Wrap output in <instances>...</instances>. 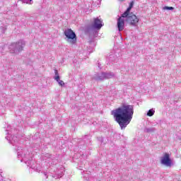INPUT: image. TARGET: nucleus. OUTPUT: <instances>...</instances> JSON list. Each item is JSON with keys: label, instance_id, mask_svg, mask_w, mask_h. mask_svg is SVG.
Returning <instances> with one entry per match:
<instances>
[{"label": "nucleus", "instance_id": "nucleus-9", "mask_svg": "<svg viewBox=\"0 0 181 181\" xmlns=\"http://www.w3.org/2000/svg\"><path fill=\"white\" fill-rule=\"evenodd\" d=\"M125 17H122V14L121 17L117 18V29L119 32H122V30L125 28Z\"/></svg>", "mask_w": 181, "mask_h": 181}, {"label": "nucleus", "instance_id": "nucleus-3", "mask_svg": "<svg viewBox=\"0 0 181 181\" xmlns=\"http://www.w3.org/2000/svg\"><path fill=\"white\" fill-rule=\"evenodd\" d=\"M25 45L26 43L24 40H20L18 42H13L9 46V50L11 53H16V54H18V53H20V52L23 50Z\"/></svg>", "mask_w": 181, "mask_h": 181}, {"label": "nucleus", "instance_id": "nucleus-11", "mask_svg": "<svg viewBox=\"0 0 181 181\" xmlns=\"http://www.w3.org/2000/svg\"><path fill=\"white\" fill-rule=\"evenodd\" d=\"M55 76L54 77V79L58 82V84L61 86V87H63L64 86V82L62 80H60V76H59V72L57 70L54 71Z\"/></svg>", "mask_w": 181, "mask_h": 181}, {"label": "nucleus", "instance_id": "nucleus-2", "mask_svg": "<svg viewBox=\"0 0 181 181\" xmlns=\"http://www.w3.org/2000/svg\"><path fill=\"white\" fill-rule=\"evenodd\" d=\"M111 114L117 122L121 129L127 128V126L132 120L134 115V106L123 104L121 107L111 111Z\"/></svg>", "mask_w": 181, "mask_h": 181}, {"label": "nucleus", "instance_id": "nucleus-4", "mask_svg": "<svg viewBox=\"0 0 181 181\" xmlns=\"http://www.w3.org/2000/svg\"><path fill=\"white\" fill-rule=\"evenodd\" d=\"M113 77H115V74L113 72H102L94 76L95 80H97L98 81L108 80V78H112Z\"/></svg>", "mask_w": 181, "mask_h": 181}, {"label": "nucleus", "instance_id": "nucleus-21", "mask_svg": "<svg viewBox=\"0 0 181 181\" xmlns=\"http://www.w3.org/2000/svg\"><path fill=\"white\" fill-rule=\"evenodd\" d=\"M114 57V55H110L109 59H112Z\"/></svg>", "mask_w": 181, "mask_h": 181}, {"label": "nucleus", "instance_id": "nucleus-8", "mask_svg": "<svg viewBox=\"0 0 181 181\" xmlns=\"http://www.w3.org/2000/svg\"><path fill=\"white\" fill-rule=\"evenodd\" d=\"M161 165H164V166H168L170 168L172 166V160L170 159V154L168 153H165L163 156L160 159Z\"/></svg>", "mask_w": 181, "mask_h": 181}, {"label": "nucleus", "instance_id": "nucleus-18", "mask_svg": "<svg viewBox=\"0 0 181 181\" xmlns=\"http://www.w3.org/2000/svg\"><path fill=\"white\" fill-rule=\"evenodd\" d=\"M83 177L86 179V180H90V177L87 175H85Z\"/></svg>", "mask_w": 181, "mask_h": 181}, {"label": "nucleus", "instance_id": "nucleus-14", "mask_svg": "<svg viewBox=\"0 0 181 181\" xmlns=\"http://www.w3.org/2000/svg\"><path fill=\"white\" fill-rule=\"evenodd\" d=\"M155 115V110L150 109L147 112L148 117H153Z\"/></svg>", "mask_w": 181, "mask_h": 181}, {"label": "nucleus", "instance_id": "nucleus-1", "mask_svg": "<svg viewBox=\"0 0 181 181\" xmlns=\"http://www.w3.org/2000/svg\"><path fill=\"white\" fill-rule=\"evenodd\" d=\"M7 136L6 139L8 141L9 144H11L14 147L15 151L17 152L18 158L20 159L21 162H24L27 166L30 169L36 170V165H35V161L33 160V154L29 153L28 148H23L21 144L18 143L19 139L18 136L12 134V130L9 127L6 129Z\"/></svg>", "mask_w": 181, "mask_h": 181}, {"label": "nucleus", "instance_id": "nucleus-20", "mask_svg": "<svg viewBox=\"0 0 181 181\" xmlns=\"http://www.w3.org/2000/svg\"><path fill=\"white\" fill-rule=\"evenodd\" d=\"M44 175L45 176L46 179H47V173H44Z\"/></svg>", "mask_w": 181, "mask_h": 181}, {"label": "nucleus", "instance_id": "nucleus-10", "mask_svg": "<svg viewBox=\"0 0 181 181\" xmlns=\"http://www.w3.org/2000/svg\"><path fill=\"white\" fill-rule=\"evenodd\" d=\"M103 26H104V24H103V21H101V19L98 18H94V22L92 24V28L93 29H97L98 30H100V29H101Z\"/></svg>", "mask_w": 181, "mask_h": 181}, {"label": "nucleus", "instance_id": "nucleus-6", "mask_svg": "<svg viewBox=\"0 0 181 181\" xmlns=\"http://www.w3.org/2000/svg\"><path fill=\"white\" fill-rule=\"evenodd\" d=\"M124 18L126 22L131 25V26H136L138 22H139V18L135 14L127 13V16Z\"/></svg>", "mask_w": 181, "mask_h": 181}, {"label": "nucleus", "instance_id": "nucleus-7", "mask_svg": "<svg viewBox=\"0 0 181 181\" xmlns=\"http://www.w3.org/2000/svg\"><path fill=\"white\" fill-rule=\"evenodd\" d=\"M54 174L52 175L54 179H60L64 175V167L63 165H58L53 167Z\"/></svg>", "mask_w": 181, "mask_h": 181}, {"label": "nucleus", "instance_id": "nucleus-19", "mask_svg": "<svg viewBox=\"0 0 181 181\" xmlns=\"http://www.w3.org/2000/svg\"><path fill=\"white\" fill-rule=\"evenodd\" d=\"M6 30V27L3 28L2 33H4Z\"/></svg>", "mask_w": 181, "mask_h": 181}, {"label": "nucleus", "instance_id": "nucleus-17", "mask_svg": "<svg viewBox=\"0 0 181 181\" xmlns=\"http://www.w3.org/2000/svg\"><path fill=\"white\" fill-rule=\"evenodd\" d=\"M163 9H164V11H173L174 8L172 6L169 7V6H165L163 7Z\"/></svg>", "mask_w": 181, "mask_h": 181}, {"label": "nucleus", "instance_id": "nucleus-5", "mask_svg": "<svg viewBox=\"0 0 181 181\" xmlns=\"http://www.w3.org/2000/svg\"><path fill=\"white\" fill-rule=\"evenodd\" d=\"M64 35L67 37V42L71 43V45H76L77 37L76 33L72 31L71 29L68 28L65 30Z\"/></svg>", "mask_w": 181, "mask_h": 181}, {"label": "nucleus", "instance_id": "nucleus-12", "mask_svg": "<svg viewBox=\"0 0 181 181\" xmlns=\"http://www.w3.org/2000/svg\"><path fill=\"white\" fill-rule=\"evenodd\" d=\"M134 6V1L130 2L129 7L127 8V11H124V13H122V18L125 16H128V13L131 12V9H132V7Z\"/></svg>", "mask_w": 181, "mask_h": 181}, {"label": "nucleus", "instance_id": "nucleus-15", "mask_svg": "<svg viewBox=\"0 0 181 181\" xmlns=\"http://www.w3.org/2000/svg\"><path fill=\"white\" fill-rule=\"evenodd\" d=\"M23 4H28V5H32L33 4V0H21Z\"/></svg>", "mask_w": 181, "mask_h": 181}, {"label": "nucleus", "instance_id": "nucleus-22", "mask_svg": "<svg viewBox=\"0 0 181 181\" xmlns=\"http://www.w3.org/2000/svg\"><path fill=\"white\" fill-rule=\"evenodd\" d=\"M119 1H123L124 0H119Z\"/></svg>", "mask_w": 181, "mask_h": 181}, {"label": "nucleus", "instance_id": "nucleus-16", "mask_svg": "<svg viewBox=\"0 0 181 181\" xmlns=\"http://www.w3.org/2000/svg\"><path fill=\"white\" fill-rule=\"evenodd\" d=\"M42 158L44 160H46V159H49V158H50V154L49 153L42 154Z\"/></svg>", "mask_w": 181, "mask_h": 181}, {"label": "nucleus", "instance_id": "nucleus-13", "mask_svg": "<svg viewBox=\"0 0 181 181\" xmlns=\"http://www.w3.org/2000/svg\"><path fill=\"white\" fill-rule=\"evenodd\" d=\"M156 129L155 127H146L144 129V132H147V134H152V132H155Z\"/></svg>", "mask_w": 181, "mask_h": 181}]
</instances>
